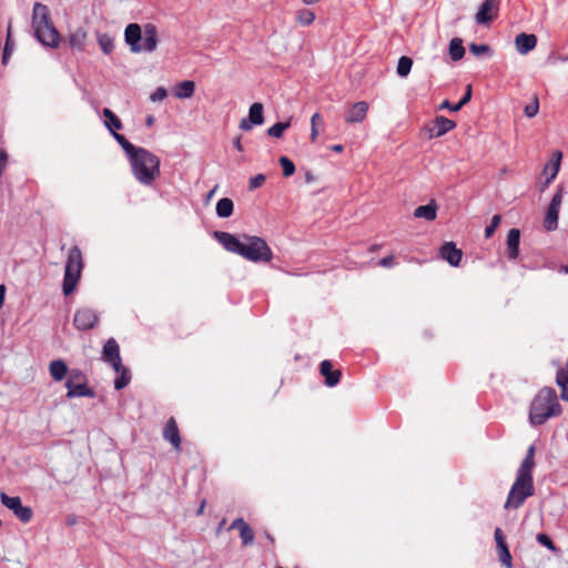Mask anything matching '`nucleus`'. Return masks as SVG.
Returning <instances> with one entry per match:
<instances>
[{"mask_svg": "<svg viewBox=\"0 0 568 568\" xmlns=\"http://www.w3.org/2000/svg\"><path fill=\"white\" fill-rule=\"evenodd\" d=\"M534 467H535V446L531 445L528 447L526 457L524 458L521 465L519 466L516 477L532 480Z\"/></svg>", "mask_w": 568, "mask_h": 568, "instance_id": "obj_19", "label": "nucleus"}, {"mask_svg": "<svg viewBox=\"0 0 568 568\" xmlns=\"http://www.w3.org/2000/svg\"><path fill=\"white\" fill-rule=\"evenodd\" d=\"M439 256L450 266L457 267L463 258V251L454 242H445L439 248Z\"/></svg>", "mask_w": 568, "mask_h": 568, "instance_id": "obj_15", "label": "nucleus"}, {"mask_svg": "<svg viewBox=\"0 0 568 568\" xmlns=\"http://www.w3.org/2000/svg\"><path fill=\"white\" fill-rule=\"evenodd\" d=\"M234 209L233 201L229 197H223L216 203V214L220 217H229L232 215Z\"/></svg>", "mask_w": 568, "mask_h": 568, "instance_id": "obj_30", "label": "nucleus"}, {"mask_svg": "<svg viewBox=\"0 0 568 568\" xmlns=\"http://www.w3.org/2000/svg\"><path fill=\"white\" fill-rule=\"evenodd\" d=\"M500 221H501V216L496 214L491 217V222L488 226H486L485 229V237L486 239H489L493 236V234L495 233L496 229L498 227V225L500 224Z\"/></svg>", "mask_w": 568, "mask_h": 568, "instance_id": "obj_45", "label": "nucleus"}, {"mask_svg": "<svg viewBox=\"0 0 568 568\" xmlns=\"http://www.w3.org/2000/svg\"><path fill=\"white\" fill-rule=\"evenodd\" d=\"M265 180H266V178L264 174H257L250 179L248 186L251 190L258 189L265 183Z\"/></svg>", "mask_w": 568, "mask_h": 568, "instance_id": "obj_48", "label": "nucleus"}, {"mask_svg": "<svg viewBox=\"0 0 568 568\" xmlns=\"http://www.w3.org/2000/svg\"><path fill=\"white\" fill-rule=\"evenodd\" d=\"M128 158L133 175L140 183L151 185L160 175V159L149 150L138 146Z\"/></svg>", "mask_w": 568, "mask_h": 568, "instance_id": "obj_3", "label": "nucleus"}, {"mask_svg": "<svg viewBox=\"0 0 568 568\" xmlns=\"http://www.w3.org/2000/svg\"><path fill=\"white\" fill-rule=\"evenodd\" d=\"M32 28L37 39L45 47L58 48L60 33L50 19L47 6L36 2L32 11Z\"/></svg>", "mask_w": 568, "mask_h": 568, "instance_id": "obj_4", "label": "nucleus"}, {"mask_svg": "<svg viewBox=\"0 0 568 568\" xmlns=\"http://www.w3.org/2000/svg\"><path fill=\"white\" fill-rule=\"evenodd\" d=\"M562 413L557 393L551 387H542L532 398L529 407V420L535 426L545 424L549 418Z\"/></svg>", "mask_w": 568, "mask_h": 568, "instance_id": "obj_2", "label": "nucleus"}, {"mask_svg": "<svg viewBox=\"0 0 568 568\" xmlns=\"http://www.w3.org/2000/svg\"><path fill=\"white\" fill-rule=\"evenodd\" d=\"M515 45L516 50L520 54H527L528 52L532 51L537 45V37L532 33H519L515 38Z\"/></svg>", "mask_w": 568, "mask_h": 568, "instance_id": "obj_21", "label": "nucleus"}, {"mask_svg": "<svg viewBox=\"0 0 568 568\" xmlns=\"http://www.w3.org/2000/svg\"><path fill=\"white\" fill-rule=\"evenodd\" d=\"M103 116L105 118V125L113 133L122 128L121 120L110 110H103Z\"/></svg>", "mask_w": 568, "mask_h": 568, "instance_id": "obj_32", "label": "nucleus"}, {"mask_svg": "<svg viewBox=\"0 0 568 568\" xmlns=\"http://www.w3.org/2000/svg\"><path fill=\"white\" fill-rule=\"evenodd\" d=\"M97 40H98V44H99L100 49L103 51V53L110 54L113 51L114 41L111 36H109L108 33H98Z\"/></svg>", "mask_w": 568, "mask_h": 568, "instance_id": "obj_33", "label": "nucleus"}, {"mask_svg": "<svg viewBox=\"0 0 568 568\" xmlns=\"http://www.w3.org/2000/svg\"><path fill=\"white\" fill-rule=\"evenodd\" d=\"M413 67V60L409 57L403 55L398 60L397 74L405 78L409 74Z\"/></svg>", "mask_w": 568, "mask_h": 568, "instance_id": "obj_35", "label": "nucleus"}, {"mask_svg": "<svg viewBox=\"0 0 568 568\" xmlns=\"http://www.w3.org/2000/svg\"><path fill=\"white\" fill-rule=\"evenodd\" d=\"M233 144H234V148H235L237 151H240V152H242V151H243V146H242V143H241V136H237V138L234 140Z\"/></svg>", "mask_w": 568, "mask_h": 568, "instance_id": "obj_53", "label": "nucleus"}, {"mask_svg": "<svg viewBox=\"0 0 568 568\" xmlns=\"http://www.w3.org/2000/svg\"><path fill=\"white\" fill-rule=\"evenodd\" d=\"M230 529L239 530L243 547H247L254 541V531L252 527L243 519L236 518L232 521Z\"/></svg>", "mask_w": 568, "mask_h": 568, "instance_id": "obj_16", "label": "nucleus"}, {"mask_svg": "<svg viewBox=\"0 0 568 568\" xmlns=\"http://www.w3.org/2000/svg\"><path fill=\"white\" fill-rule=\"evenodd\" d=\"M499 2L497 0H485L476 13V22L478 24H487L491 22L498 14Z\"/></svg>", "mask_w": 568, "mask_h": 568, "instance_id": "obj_12", "label": "nucleus"}, {"mask_svg": "<svg viewBox=\"0 0 568 568\" xmlns=\"http://www.w3.org/2000/svg\"><path fill=\"white\" fill-rule=\"evenodd\" d=\"M163 438L171 443L175 450H181V436L174 417L168 419L163 429Z\"/></svg>", "mask_w": 568, "mask_h": 568, "instance_id": "obj_17", "label": "nucleus"}, {"mask_svg": "<svg viewBox=\"0 0 568 568\" xmlns=\"http://www.w3.org/2000/svg\"><path fill=\"white\" fill-rule=\"evenodd\" d=\"M494 536H495L497 547L506 544L504 532L500 528L495 529Z\"/></svg>", "mask_w": 568, "mask_h": 568, "instance_id": "obj_50", "label": "nucleus"}, {"mask_svg": "<svg viewBox=\"0 0 568 568\" xmlns=\"http://www.w3.org/2000/svg\"><path fill=\"white\" fill-rule=\"evenodd\" d=\"M13 41L11 40V27L9 26L8 27V33H7V39H6V43H4V49H3V53H2V63L6 65L12 54V51H13Z\"/></svg>", "mask_w": 568, "mask_h": 568, "instance_id": "obj_38", "label": "nucleus"}, {"mask_svg": "<svg viewBox=\"0 0 568 568\" xmlns=\"http://www.w3.org/2000/svg\"><path fill=\"white\" fill-rule=\"evenodd\" d=\"M371 251H377V246H376V245H373V246L371 247Z\"/></svg>", "mask_w": 568, "mask_h": 568, "instance_id": "obj_59", "label": "nucleus"}, {"mask_svg": "<svg viewBox=\"0 0 568 568\" xmlns=\"http://www.w3.org/2000/svg\"><path fill=\"white\" fill-rule=\"evenodd\" d=\"M204 507H205V501L203 500L201 506H200V508H199V510H197V515L203 514Z\"/></svg>", "mask_w": 568, "mask_h": 568, "instance_id": "obj_57", "label": "nucleus"}, {"mask_svg": "<svg viewBox=\"0 0 568 568\" xmlns=\"http://www.w3.org/2000/svg\"><path fill=\"white\" fill-rule=\"evenodd\" d=\"M0 500L2 505L10 509L14 514V516L23 524H27L32 519V509L28 506H23L20 497H11L8 496L6 493H1Z\"/></svg>", "mask_w": 568, "mask_h": 568, "instance_id": "obj_9", "label": "nucleus"}, {"mask_svg": "<svg viewBox=\"0 0 568 568\" xmlns=\"http://www.w3.org/2000/svg\"><path fill=\"white\" fill-rule=\"evenodd\" d=\"M265 537L267 538V540L273 544L274 542V538L272 537V535H270L268 532L265 534Z\"/></svg>", "mask_w": 568, "mask_h": 568, "instance_id": "obj_58", "label": "nucleus"}, {"mask_svg": "<svg viewBox=\"0 0 568 568\" xmlns=\"http://www.w3.org/2000/svg\"><path fill=\"white\" fill-rule=\"evenodd\" d=\"M323 125V116L316 112L311 118V133L310 139L312 142H315L318 136V126Z\"/></svg>", "mask_w": 568, "mask_h": 568, "instance_id": "obj_36", "label": "nucleus"}, {"mask_svg": "<svg viewBox=\"0 0 568 568\" xmlns=\"http://www.w3.org/2000/svg\"><path fill=\"white\" fill-rule=\"evenodd\" d=\"M278 162L283 169V175L285 178L292 176L295 173V164L288 158L281 156Z\"/></svg>", "mask_w": 568, "mask_h": 568, "instance_id": "obj_42", "label": "nucleus"}, {"mask_svg": "<svg viewBox=\"0 0 568 568\" xmlns=\"http://www.w3.org/2000/svg\"><path fill=\"white\" fill-rule=\"evenodd\" d=\"M154 123V116L153 115H148L146 119H145V124L148 126H152Z\"/></svg>", "mask_w": 568, "mask_h": 568, "instance_id": "obj_56", "label": "nucleus"}, {"mask_svg": "<svg viewBox=\"0 0 568 568\" xmlns=\"http://www.w3.org/2000/svg\"><path fill=\"white\" fill-rule=\"evenodd\" d=\"M535 493L534 480L524 479L516 477L515 483L513 484L506 503L504 505L505 509H517L521 507L525 500L532 496Z\"/></svg>", "mask_w": 568, "mask_h": 568, "instance_id": "obj_7", "label": "nucleus"}, {"mask_svg": "<svg viewBox=\"0 0 568 568\" xmlns=\"http://www.w3.org/2000/svg\"><path fill=\"white\" fill-rule=\"evenodd\" d=\"M125 42L134 53L142 51L153 52L158 47V29L153 23H146L142 29L138 23H130L124 30Z\"/></svg>", "mask_w": 568, "mask_h": 568, "instance_id": "obj_5", "label": "nucleus"}, {"mask_svg": "<svg viewBox=\"0 0 568 568\" xmlns=\"http://www.w3.org/2000/svg\"><path fill=\"white\" fill-rule=\"evenodd\" d=\"M449 54L453 61L460 60L465 54V48L463 41L459 38H454L449 43Z\"/></svg>", "mask_w": 568, "mask_h": 568, "instance_id": "obj_31", "label": "nucleus"}, {"mask_svg": "<svg viewBox=\"0 0 568 568\" xmlns=\"http://www.w3.org/2000/svg\"><path fill=\"white\" fill-rule=\"evenodd\" d=\"M320 373L324 376L325 385L328 387L336 386L342 378V372L339 369H333V364L328 359L321 362Z\"/></svg>", "mask_w": 568, "mask_h": 568, "instance_id": "obj_18", "label": "nucleus"}, {"mask_svg": "<svg viewBox=\"0 0 568 568\" xmlns=\"http://www.w3.org/2000/svg\"><path fill=\"white\" fill-rule=\"evenodd\" d=\"M539 111V100H538V97L535 94L530 101V103H528L525 109H524V113L527 118H534Z\"/></svg>", "mask_w": 568, "mask_h": 568, "instance_id": "obj_43", "label": "nucleus"}, {"mask_svg": "<svg viewBox=\"0 0 568 568\" xmlns=\"http://www.w3.org/2000/svg\"><path fill=\"white\" fill-rule=\"evenodd\" d=\"M414 216L416 219H425L426 221H434L437 216V205L434 201L429 202L426 205H419L414 211Z\"/></svg>", "mask_w": 568, "mask_h": 568, "instance_id": "obj_25", "label": "nucleus"}, {"mask_svg": "<svg viewBox=\"0 0 568 568\" xmlns=\"http://www.w3.org/2000/svg\"><path fill=\"white\" fill-rule=\"evenodd\" d=\"M225 523V519H223L220 524V527H223V524Z\"/></svg>", "mask_w": 568, "mask_h": 568, "instance_id": "obj_61", "label": "nucleus"}, {"mask_svg": "<svg viewBox=\"0 0 568 568\" xmlns=\"http://www.w3.org/2000/svg\"><path fill=\"white\" fill-rule=\"evenodd\" d=\"M469 51L474 55H480L484 53H488L490 51V48L488 44H477V43H470L469 44Z\"/></svg>", "mask_w": 568, "mask_h": 568, "instance_id": "obj_47", "label": "nucleus"}, {"mask_svg": "<svg viewBox=\"0 0 568 568\" xmlns=\"http://www.w3.org/2000/svg\"><path fill=\"white\" fill-rule=\"evenodd\" d=\"M112 134H113L114 139L116 140V142L122 146V149L124 150V152L128 156L136 150L138 146H135L131 142H129L124 135L116 133V132H113Z\"/></svg>", "mask_w": 568, "mask_h": 568, "instance_id": "obj_40", "label": "nucleus"}, {"mask_svg": "<svg viewBox=\"0 0 568 568\" xmlns=\"http://www.w3.org/2000/svg\"><path fill=\"white\" fill-rule=\"evenodd\" d=\"M82 252L78 246L70 248L64 267L62 291L65 296L74 292L83 270Z\"/></svg>", "mask_w": 568, "mask_h": 568, "instance_id": "obj_6", "label": "nucleus"}, {"mask_svg": "<svg viewBox=\"0 0 568 568\" xmlns=\"http://www.w3.org/2000/svg\"><path fill=\"white\" fill-rule=\"evenodd\" d=\"M68 388L67 396L73 397H94L95 393L88 386L87 376L80 369H72L65 383Z\"/></svg>", "mask_w": 568, "mask_h": 568, "instance_id": "obj_8", "label": "nucleus"}, {"mask_svg": "<svg viewBox=\"0 0 568 568\" xmlns=\"http://www.w3.org/2000/svg\"><path fill=\"white\" fill-rule=\"evenodd\" d=\"M6 296V286L3 284L0 285V308L3 306Z\"/></svg>", "mask_w": 568, "mask_h": 568, "instance_id": "obj_52", "label": "nucleus"}, {"mask_svg": "<svg viewBox=\"0 0 568 568\" xmlns=\"http://www.w3.org/2000/svg\"><path fill=\"white\" fill-rule=\"evenodd\" d=\"M215 240L227 251L242 256L253 263H270L273 251L266 241L260 236L242 234L241 237L232 233L215 231Z\"/></svg>", "mask_w": 568, "mask_h": 568, "instance_id": "obj_1", "label": "nucleus"}, {"mask_svg": "<svg viewBox=\"0 0 568 568\" xmlns=\"http://www.w3.org/2000/svg\"><path fill=\"white\" fill-rule=\"evenodd\" d=\"M562 202V190H558L556 194L552 196L545 219H544V227L550 232L555 231L558 227V216H559V210Z\"/></svg>", "mask_w": 568, "mask_h": 568, "instance_id": "obj_11", "label": "nucleus"}, {"mask_svg": "<svg viewBox=\"0 0 568 568\" xmlns=\"http://www.w3.org/2000/svg\"><path fill=\"white\" fill-rule=\"evenodd\" d=\"M311 180H312V176H311L310 174H307V176H306V181H308V182H310Z\"/></svg>", "mask_w": 568, "mask_h": 568, "instance_id": "obj_60", "label": "nucleus"}, {"mask_svg": "<svg viewBox=\"0 0 568 568\" xmlns=\"http://www.w3.org/2000/svg\"><path fill=\"white\" fill-rule=\"evenodd\" d=\"M329 149H331L332 151H334V152L339 153V152H342V151L344 150V146H343L342 144H334V145H332Z\"/></svg>", "mask_w": 568, "mask_h": 568, "instance_id": "obj_54", "label": "nucleus"}, {"mask_svg": "<svg viewBox=\"0 0 568 568\" xmlns=\"http://www.w3.org/2000/svg\"><path fill=\"white\" fill-rule=\"evenodd\" d=\"M103 359L110 363L115 372H120L121 368V356L120 348L114 338H109L103 346Z\"/></svg>", "mask_w": 568, "mask_h": 568, "instance_id": "obj_14", "label": "nucleus"}, {"mask_svg": "<svg viewBox=\"0 0 568 568\" xmlns=\"http://www.w3.org/2000/svg\"><path fill=\"white\" fill-rule=\"evenodd\" d=\"M87 38H88V32L84 29L79 28L70 34L69 44L72 49H75L78 51H83L84 47H85Z\"/></svg>", "mask_w": 568, "mask_h": 568, "instance_id": "obj_26", "label": "nucleus"}, {"mask_svg": "<svg viewBox=\"0 0 568 568\" xmlns=\"http://www.w3.org/2000/svg\"><path fill=\"white\" fill-rule=\"evenodd\" d=\"M368 108V103L365 101L354 103L345 116V122L349 124L363 122L367 115Z\"/></svg>", "mask_w": 568, "mask_h": 568, "instance_id": "obj_20", "label": "nucleus"}, {"mask_svg": "<svg viewBox=\"0 0 568 568\" xmlns=\"http://www.w3.org/2000/svg\"><path fill=\"white\" fill-rule=\"evenodd\" d=\"M99 324L98 313L90 307H80L73 316V325L79 331H89Z\"/></svg>", "mask_w": 568, "mask_h": 568, "instance_id": "obj_10", "label": "nucleus"}, {"mask_svg": "<svg viewBox=\"0 0 568 568\" xmlns=\"http://www.w3.org/2000/svg\"><path fill=\"white\" fill-rule=\"evenodd\" d=\"M119 377L114 381V388L120 390L124 388L131 381L130 371L121 364L120 372H116Z\"/></svg>", "mask_w": 568, "mask_h": 568, "instance_id": "obj_34", "label": "nucleus"}, {"mask_svg": "<svg viewBox=\"0 0 568 568\" xmlns=\"http://www.w3.org/2000/svg\"><path fill=\"white\" fill-rule=\"evenodd\" d=\"M453 106H454V105H453V104H450V102H449L448 100H445V101L440 104V106H439V108H440V109H448V110H450V111H452V108H453Z\"/></svg>", "mask_w": 568, "mask_h": 568, "instance_id": "obj_55", "label": "nucleus"}, {"mask_svg": "<svg viewBox=\"0 0 568 568\" xmlns=\"http://www.w3.org/2000/svg\"><path fill=\"white\" fill-rule=\"evenodd\" d=\"M561 156H562L561 152L556 151L552 154L551 160L545 165L544 174L548 175L547 183H549L557 176V174L559 172V168H560Z\"/></svg>", "mask_w": 568, "mask_h": 568, "instance_id": "obj_24", "label": "nucleus"}, {"mask_svg": "<svg viewBox=\"0 0 568 568\" xmlns=\"http://www.w3.org/2000/svg\"><path fill=\"white\" fill-rule=\"evenodd\" d=\"M166 98V90L164 88H158L152 94L151 100L153 102L162 101Z\"/></svg>", "mask_w": 568, "mask_h": 568, "instance_id": "obj_49", "label": "nucleus"}, {"mask_svg": "<svg viewBox=\"0 0 568 568\" xmlns=\"http://www.w3.org/2000/svg\"><path fill=\"white\" fill-rule=\"evenodd\" d=\"M290 125H291L290 121L277 122L274 125H272L271 128H268L267 134L272 138L280 139L283 135L284 131L290 128Z\"/></svg>", "mask_w": 568, "mask_h": 568, "instance_id": "obj_39", "label": "nucleus"}, {"mask_svg": "<svg viewBox=\"0 0 568 568\" xmlns=\"http://www.w3.org/2000/svg\"><path fill=\"white\" fill-rule=\"evenodd\" d=\"M556 383L560 388V397L568 402V369L560 368L556 375Z\"/></svg>", "mask_w": 568, "mask_h": 568, "instance_id": "obj_28", "label": "nucleus"}, {"mask_svg": "<svg viewBox=\"0 0 568 568\" xmlns=\"http://www.w3.org/2000/svg\"><path fill=\"white\" fill-rule=\"evenodd\" d=\"M263 104L255 102L250 106L248 118L242 119L240 122V129L243 131H250L253 125H261L264 122Z\"/></svg>", "mask_w": 568, "mask_h": 568, "instance_id": "obj_13", "label": "nucleus"}, {"mask_svg": "<svg viewBox=\"0 0 568 568\" xmlns=\"http://www.w3.org/2000/svg\"><path fill=\"white\" fill-rule=\"evenodd\" d=\"M455 126L456 123L453 120L445 116H437L434 121L433 128L430 129L432 136H442L452 131Z\"/></svg>", "mask_w": 568, "mask_h": 568, "instance_id": "obj_23", "label": "nucleus"}, {"mask_svg": "<svg viewBox=\"0 0 568 568\" xmlns=\"http://www.w3.org/2000/svg\"><path fill=\"white\" fill-rule=\"evenodd\" d=\"M520 231L518 229L509 230L507 234V256L509 260H516L519 255Z\"/></svg>", "mask_w": 568, "mask_h": 568, "instance_id": "obj_22", "label": "nucleus"}, {"mask_svg": "<svg viewBox=\"0 0 568 568\" xmlns=\"http://www.w3.org/2000/svg\"><path fill=\"white\" fill-rule=\"evenodd\" d=\"M536 539H537V541H538L540 545L545 546V547H546V548H548L549 550H551V551H556V550H557V548H556V546H555L554 541L550 539V537H549L548 535L542 534V532H541V534H538V535H537V537H536Z\"/></svg>", "mask_w": 568, "mask_h": 568, "instance_id": "obj_46", "label": "nucleus"}, {"mask_svg": "<svg viewBox=\"0 0 568 568\" xmlns=\"http://www.w3.org/2000/svg\"><path fill=\"white\" fill-rule=\"evenodd\" d=\"M471 93H473V89H471V84H468L466 87V91H465V94L463 95V98L459 100L458 103L454 104V106L452 108V111L453 112H457L459 111L464 105H466L470 99H471Z\"/></svg>", "mask_w": 568, "mask_h": 568, "instance_id": "obj_44", "label": "nucleus"}, {"mask_svg": "<svg viewBox=\"0 0 568 568\" xmlns=\"http://www.w3.org/2000/svg\"><path fill=\"white\" fill-rule=\"evenodd\" d=\"M296 20L302 26H310L315 20V13L308 9L298 10L296 13Z\"/></svg>", "mask_w": 568, "mask_h": 568, "instance_id": "obj_37", "label": "nucleus"}, {"mask_svg": "<svg viewBox=\"0 0 568 568\" xmlns=\"http://www.w3.org/2000/svg\"><path fill=\"white\" fill-rule=\"evenodd\" d=\"M194 90H195L194 82L185 80L178 84L174 95L179 99H187L193 95Z\"/></svg>", "mask_w": 568, "mask_h": 568, "instance_id": "obj_29", "label": "nucleus"}, {"mask_svg": "<svg viewBox=\"0 0 568 568\" xmlns=\"http://www.w3.org/2000/svg\"><path fill=\"white\" fill-rule=\"evenodd\" d=\"M49 372H50L51 377L54 381L60 382L65 377V375L68 373V366L64 363V361L55 359L50 363Z\"/></svg>", "mask_w": 568, "mask_h": 568, "instance_id": "obj_27", "label": "nucleus"}, {"mask_svg": "<svg viewBox=\"0 0 568 568\" xmlns=\"http://www.w3.org/2000/svg\"><path fill=\"white\" fill-rule=\"evenodd\" d=\"M395 258L394 255H388L379 260L378 264L383 267H392L394 266Z\"/></svg>", "mask_w": 568, "mask_h": 568, "instance_id": "obj_51", "label": "nucleus"}, {"mask_svg": "<svg viewBox=\"0 0 568 568\" xmlns=\"http://www.w3.org/2000/svg\"><path fill=\"white\" fill-rule=\"evenodd\" d=\"M497 550L500 562L507 568H511V555L507 544L498 546Z\"/></svg>", "mask_w": 568, "mask_h": 568, "instance_id": "obj_41", "label": "nucleus"}]
</instances>
